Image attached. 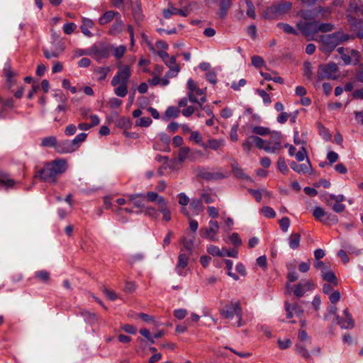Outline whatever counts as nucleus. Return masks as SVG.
Listing matches in <instances>:
<instances>
[{"mask_svg": "<svg viewBox=\"0 0 363 363\" xmlns=\"http://www.w3.org/2000/svg\"><path fill=\"white\" fill-rule=\"evenodd\" d=\"M281 133L279 132H273L271 137L273 140H267L262 150L267 152H275L281 148Z\"/></svg>", "mask_w": 363, "mask_h": 363, "instance_id": "9", "label": "nucleus"}, {"mask_svg": "<svg viewBox=\"0 0 363 363\" xmlns=\"http://www.w3.org/2000/svg\"><path fill=\"white\" fill-rule=\"evenodd\" d=\"M196 175L205 180H219L226 177V176L221 172H211L206 169L203 167H198L195 169Z\"/></svg>", "mask_w": 363, "mask_h": 363, "instance_id": "8", "label": "nucleus"}, {"mask_svg": "<svg viewBox=\"0 0 363 363\" xmlns=\"http://www.w3.org/2000/svg\"><path fill=\"white\" fill-rule=\"evenodd\" d=\"M57 140L55 136L51 135L43 138L41 140L40 146L43 147H55L57 146Z\"/></svg>", "mask_w": 363, "mask_h": 363, "instance_id": "31", "label": "nucleus"}, {"mask_svg": "<svg viewBox=\"0 0 363 363\" xmlns=\"http://www.w3.org/2000/svg\"><path fill=\"white\" fill-rule=\"evenodd\" d=\"M313 215L316 220L323 223V220L327 216V213L323 210V208L315 207L313 209Z\"/></svg>", "mask_w": 363, "mask_h": 363, "instance_id": "38", "label": "nucleus"}, {"mask_svg": "<svg viewBox=\"0 0 363 363\" xmlns=\"http://www.w3.org/2000/svg\"><path fill=\"white\" fill-rule=\"evenodd\" d=\"M345 200V196L342 194L334 195V194H328L324 198V201L327 206H331L332 201L336 203H342Z\"/></svg>", "mask_w": 363, "mask_h": 363, "instance_id": "34", "label": "nucleus"}, {"mask_svg": "<svg viewBox=\"0 0 363 363\" xmlns=\"http://www.w3.org/2000/svg\"><path fill=\"white\" fill-rule=\"evenodd\" d=\"M147 199L150 202H157L159 206L164 204L166 202V199L160 196L157 192L155 191H148L146 195Z\"/></svg>", "mask_w": 363, "mask_h": 363, "instance_id": "24", "label": "nucleus"}, {"mask_svg": "<svg viewBox=\"0 0 363 363\" xmlns=\"http://www.w3.org/2000/svg\"><path fill=\"white\" fill-rule=\"evenodd\" d=\"M337 66L335 63L330 62L327 65H320L317 72L318 81L327 79H336L337 78Z\"/></svg>", "mask_w": 363, "mask_h": 363, "instance_id": "5", "label": "nucleus"}, {"mask_svg": "<svg viewBox=\"0 0 363 363\" xmlns=\"http://www.w3.org/2000/svg\"><path fill=\"white\" fill-rule=\"evenodd\" d=\"M223 145H224V141L223 140H216V139H210L208 140V144H206V143L201 144V146L204 149L209 147L213 150H217L220 147H223Z\"/></svg>", "mask_w": 363, "mask_h": 363, "instance_id": "27", "label": "nucleus"}, {"mask_svg": "<svg viewBox=\"0 0 363 363\" xmlns=\"http://www.w3.org/2000/svg\"><path fill=\"white\" fill-rule=\"evenodd\" d=\"M67 168V164L65 160H55L46 164L40 170L37 172L35 177H38L43 182L55 184L58 177L64 173Z\"/></svg>", "mask_w": 363, "mask_h": 363, "instance_id": "1", "label": "nucleus"}, {"mask_svg": "<svg viewBox=\"0 0 363 363\" xmlns=\"http://www.w3.org/2000/svg\"><path fill=\"white\" fill-rule=\"evenodd\" d=\"M152 123L150 117H142L136 121V125L140 127H148Z\"/></svg>", "mask_w": 363, "mask_h": 363, "instance_id": "53", "label": "nucleus"}, {"mask_svg": "<svg viewBox=\"0 0 363 363\" xmlns=\"http://www.w3.org/2000/svg\"><path fill=\"white\" fill-rule=\"evenodd\" d=\"M350 35L342 32H336L331 35L321 36L320 50L323 52H330L333 51L340 43L350 39Z\"/></svg>", "mask_w": 363, "mask_h": 363, "instance_id": "3", "label": "nucleus"}, {"mask_svg": "<svg viewBox=\"0 0 363 363\" xmlns=\"http://www.w3.org/2000/svg\"><path fill=\"white\" fill-rule=\"evenodd\" d=\"M264 60L258 55H255L252 57V65L255 67L259 68L264 65Z\"/></svg>", "mask_w": 363, "mask_h": 363, "instance_id": "60", "label": "nucleus"}, {"mask_svg": "<svg viewBox=\"0 0 363 363\" xmlns=\"http://www.w3.org/2000/svg\"><path fill=\"white\" fill-rule=\"evenodd\" d=\"M77 28V26L75 23H65L63 26V30L65 32V33L67 34V35H69L71 33H72L74 30L76 29Z\"/></svg>", "mask_w": 363, "mask_h": 363, "instance_id": "63", "label": "nucleus"}, {"mask_svg": "<svg viewBox=\"0 0 363 363\" xmlns=\"http://www.w3.org/2000/svg\"><path fill=\"white\" fill-rule=\"evenodd\" d=\"M349 9L351 11L363 14V0H350Z\"/></svg>", "mask_w": 363, "mask_h": 363, "instance_id": "32", "label": "nucleus"}, {"mask_svg": "<svg viewBox=\"0 0 363 363\" xmlns=\"http://www.w3.org/2000/svg\"><path fill=\"white\" fill-rule=\"evenodd\" d=\"M303 74L308 79H311L313 77L312 66L309 62H304Z\"/></svg>", "mask_w": 363, "mask_h": 363, "instance_id": "52", "label": "nucleus"}, {"mask_svg": "<svg viewBox=\"0 0 363 363\" xmlns=\"http://www.w3.org/2000/svg\"><path fill=\"white\" fill-rule=\"evenodd\" d=\"M15 181L10 179L9 175L5 173L0 172V184L6 187V189L13 187L15 184Z\"/></svg>", "mask_w": 363, "mask_h": 363, "instance_id": "33", "label": "nucleus"}, {"mask_svg": "<svg viewBox=\"0 0 363 363\" xmlns=\"http://www.w3.org/2000/svg\"><path fill=\"white\" fill-rule=\"evenodd\" d=\"M110 70L109 67H97L94 69V73L97 76L99 81H103L106 78Z\"/></svg>", "mask_w": 363, "mask_h": 363, "instance_id": "35", "label": "nucleus"}, {"mask_svg": "<svg viewBox=\"0 0 363 363\" xmlns=\"http://www.w3.org/2000/svg\"><path fill=\"white\" fill-rule=\"evenodd\" d=\"M320 11V8L314 9L313 10L301 11L300 12V16L303 18V20H301V21H315Z\"/></svg>", "mask_w": 363, "mask_h": 363, "instance_id": "17", "label": "nucleus"}, {"mask_svg": "<svg viewBox=\"0 0 363 363\" xmlns=\"http://www.w3.org/2000/svg\"><path fill=\"white\" fill-rule=\"evenodd\" d=\"M129 201H132L134 207L137 208H143L145 206L144 201L145 196L143 194H133L126 195Z\"/></svg>", "mask_w": 363, "mask_h": 363, "instance_id": "15", "label": "nucleus"}, {"mask_svg": "<svg viewBox=\"0 0 363 363\" xmlns=\"http://www.w3.org/2000/svg\"><path fill=\"white\" fill-rule=\"evenodd\" d=\"M123 23L121 19V16L116 18V22L113 24L111 29L108 31V33L112 35H116L121 33L123 30Z\"/></svg>", "mask_w": 363, "mask_h": 363, "instance_id": "26", "label": "nucleus"}, {"mask_svg": "<svg viewBox=\"0 0 363 363\" xmlns=\"http://www.w3.org/2000/svg\"><path fill=\"white\" fill-rule=\"evenodd\" d=\"M306 156H307V152H306V148L303 146L301 147V149L298 150V152L297 153H296V155H295V157H296V160L298 162L303 161L304 159L306 157Z\"/></svg>", "mask_w": 363, "mask_h": 363, "instance_id": "61", "label": "nucleus"}, {"mask_svg": "<svg viewBox=\"0 0 363 363\" xmlns=\"http://www.w3.org/2000/svg\"><path fill=\"white\" fill-rule=\"evenodd\" d=\"M251 139L254 140V143L259 149H262L267 140H264L258 136L252 135Z\"/></svg>", "mask_w": 363, "mask_h": 363, "instance_id": "59", "label": "nucleus"}, {"mask_svg": "<svg viewBox=\"0 0 363 363\" xmlns=\"http://www.w3.org/2000/svg\"><path fill=\"white\" fill-rule=\"evenodd\" d=\"M115 89L114 93L119 97H124L128 94V84H119Z\"/></svg>", "mask_w": 363, "mask_h": 363, "instance_id": "42", "label": "nucleus"}, {"mask_svg": "<svg viewBox=\"0 0 363 363\" xmlns=\"http://www.w3.org/2000/svg\"><path fill=\"white\" fill-rule=\"evenodd\" d=\"M231 5L230 0H219V11L218 12V15L219 18H223L227 13L228 9Z\"/></svg>", "mask_w": 363, "mask_h": 363, "instance_id": "29", "label": "nucleus"}, {"mask_svg": "<svg viewBox=\"0 0 363 363\" xmlns=\"http://www.w3.org/2000/svg\"><path fill=\"white\" fill-rule=\"evenodd\" d=\"M262 212L267 218H274L276 216L275 211L273 210L272 208L269 206H264L262 209Z\"/></svg>", "mask_w": 363, "mask_h": 363, "instance_id": "62", "label": "nucleus"}, {"mask_svg": "<svg viewBox=\"0 0 363 363\" xmlns=\"http://www.w3.org/2000/svg\"><path fill=\"white\" fill-rule=\"evenodd\" d=\"M308 164H297L296 162H291L290 163L291 168L295 172L301 174L311 173L312 172V165L310 162V160L307 159Z\"/></svg>", "mask_w": 363, "mask_h": 363, "instance_id": "16", "label": "nucleus"}, {"mask_svg": "<svg viewBox=\"0 0 363 363\" xmlns=\"http://www.w3.org/2000/svg\"><path fill=\"white\" fill-rule=\"evenodd\" d=\"M189 208L193 211L194 215L197 216L203 211L205 207L203 204V201L200 199H191Z\"/></svg>", "mask_w": 363, "mask_h": 363, "instance_id": "22", "label": "nucleus"}, {"mask_svg": "<svg viewBox=\"0 0 363 363\" xmlns=\"http://www.w3.org/2000/svg\"><path fill=\"white\" fill-rule=\"evenodd\" d=\"M301 235L299 233H292L289 238V245L290 248L296 250L299 247Z\"/></svg>", "mask_w": 363, "mask_h": 363, "instance_id": "36", "label": "nucleus"}, {"mask_svg": "<svg viewBox=\"0 0 363 363\" xmlns=\"http://www.w3.org/2000/svg\"><path fill=\"white\" fill-rule=\"evenodd\" d=\"M318 21H299L297 23L298 29L306 35L317 33Z\"/></svg>", "mask_w": 363, "mask_h": 363, "instance_id": "11", "label": "nucleus"}, {"mask_svg": "<svg viewBox=\"0 0 363 363\" xmlns=\"http://www.w3.org/2000/svg\"><path fill=\"white\" fill-rule=\"evenodd\" d=\"M317 27V33H325L331 31L333 29V25H332L331 23H319V21H318Z\"/></svg>", "mask_w": 363, "mask_h": 363, "instance_id": "47", "label": "nucleus"}, {"mask_svg": "<svg viewBox=\"0 0 363 363\" xmlns=\"http://www.w3.org/2000/svg\"><path fill=\"white\" fill-rule=\"evenodd\" d=\"M220 313L223 318L227 319H233L235 315L236 320L233 323V326L239 328L245 325L242 320V310L239 301H231L220 310Z\"/></svg>", "mask_w": 363, "mask_h": 363, "instance_id": "2", "label": "nucleus"}, {"mask_svg": "<svg viewBox=\"0 0 363 363\" xmlns=\"http://www.w3.org/2000/svg\"><path fill=\"white\" fill-rule=\"evenodd\" d=\"M181 243L183 245V247L181 249V252L185 250L188 252L189 255H191L194 247V240L183 237L181 239Z\"/></svg>", "mask_w": 363, "mask_h": 363, "instance_id": "28", "label": "nucleus"}, {"mask_svg": "<svg viewBox=\"0 0 363 363\" xmlns=\"http://www.w3.org/2000/svg\"><path fill=\"white\" fill-rule=\"evenodd\" d=\"M279 225L284 232H287L290 226V220L288 217H284L279 220Z\"/></svg>", "mask_w": 363, "mask_h": 363, "instance_id": "56", "label": "nucleus"}, {"mask_svg": "<svg viewBox=\"0 0 363 363\" xmlns=\"http://www.w3.org/2000/svg\"><path fill=\"white\" fill-rule=\"evenodd\" d=\"M118 71L111 80V85L116 86L119 84H128L131 75L130 68L128 65L118 66Z\"/></svg>", "mask_w": 363, "mask_h": 363, "instance_id": "6", "label": "nucleus"}, {"mask_svg": "<svg viewBox=\"0 0 363 363\" xmlns=\"http://www.w3.org/2000/svg\"><path fill=\"white\" fill-rule=\"evenodd\" d=\"M295 350L300 356L304 359H309L311 357L308 350L303 345L296 344L295 345Z\"/></svg>", "mask_w": 363, "mask_h": 363, "instance_id": "39", "label": "nucleus"}, {"mask_svg": "<svg viewBox=\"0 0 363 363\" xmlns=\"http://www.w3.org/2000/svg\"><path fill=\"white\" fill-rule=\"evenodd\" d=\"M207 252L213 256L223 257V252L216 245H210L207 247Z\"/></svg>", "mask_w": 363, "mask_h": 363, "instance_id": "49", "label": "nucleus"}, {"mask_svg": "<svg viewBox=\"0 0 363 363\" xmlns=\"http://www.w3.org/2000/svg\"><path fill=\"white\" fill-rule=\"evenodd\" d=\"M322 277L324 281L332 284L333 286H337V279L333 272L328 269L323 270Z\"/></svg>", "mask_w": 363, "mask_h": 363, "instance_id": "30", "label": "nucleus"}, {"mask_svg": "<svg viewBox=\"0 0 363 363\" xmlns=\"http://www.w3.org/2000/svg\"><path fill=\"white\" fill-rule=\"evenodd\" d=\"M35 277L43 282L47 283L50 279V273L45 270L38 271L35 273Z\"/></svg>", "mask_w": 363, "mask_h": 363, "instance_id": "44", "label": "nucleus"}, {"mask_svg": "<svg viewBox=\"0 0 363 363\" xmlns=\"http://www.w3.org/2000/svg\"><path fill=\"white\" fill-rule=\"evenodd\" d=\"M252 133L259 135H267L271 133L270 130L268 128H264L262 126H255L252 128Z\"/></svg>", "mask_w": 363, "mask_h": 363, "instance_id": "48", "label": "nucleus"}, {"mask_svg": "<svg viewBox=\"0 0 363 363\" xmlns=\"http://www.w3.org/2000/svg\"><path fill=\"white\" fill-rule=\"evenodd\" d=\"M125 50L126 48L123 45L116 47L114 48V56L117 59H120L124 55Z\"/></svg>", "mask_w": 363, "mask_h": 363, "instance_id": "64", "label": "nucleus"}, {"mask_svg": "<svg viewBox=\"0 0 363 363\" xmlns=\"http://www.w3.org/2000/svg\"><path fill=\"white\" fill-rule=\"evenodd\" d=\"M189 254L183 253L181 252L178 257V263L176 266V271L178 274L183 275L182 269L188 265Z\"/></svg>", "mask_w": 363, "mask_h": 363, "instance_id": "19", "label": "nucleus"}, {"mask_svg": "<svg viewBox=\"0 0 363 363\" xmlns=\"http://www.w3.org/2000/svg\"><path fill=\"white\" fill-rule=\"evenodd\" d=\"M90 55H91L96 60L103 58H107L109 55V50L108 48L101 45H93L89 48Z\"/></svg>", "mask_w": 363, "mask_h": 363, "instance_id": "12", "label": "nucleus"}, {"mask_svg": "<svg viewBox=\"0 0 363 363\" xmlns=\"http://www.w3.org/2000/svg\"><path fill=\"white\" fill-rule=\"evenodd\" d=\"M277 167L281 172L286 174L289 172L288 167L286 164L284 159L280 157L277 161Z\"/></svg>", "mask_w": 363, "mask_h": 363, "instance_id": "51", "label": "nucleus"}, {"mask_svg": "<svg viewBox=\"0 0 363 363\" xmlns=\"http://www.w3.org/2000/svg\"><path fill=\"white\" fill-rule=\"evenodd\" d=\"M162 13L164 18H169L172 15L187 16L186 11L172 6H169L167 9H164Z\"/></svg>", "mask_w": 363, "mask_h": 363, "instance_id": "20", "label": "nucleus"}, {"mask_svg": "<svg viewBox=\"0 0 363 363\" xmlns=\"http://www.w3.org/2000/svg\"><path fill=\"white\" fill-rule=\"evenodd\" d=\"M93 26L94 22L92 20L84 18L82 19V24L80 26V29L84 35L91 37L92 36V34L89 30V28H92Z\"/></svg>", "mask_w": 363, "mask_h": 363, "instance_id": "25", "label": "nucleus"}, {"mask_svg": "<svg viewBox=\"0 0 363 363\" xmlns=\"http://www.w3.org/2000/svg\"><path fill=\"white\" fill-rule=\"evenodd\" d=\"M345 318L336 315V320L337 324L343 329L352 328L354 325V320L351 314L349 313L348 309L344 311Z\"/></svg>", "mask_w": 363, "mask_h": 363, "instance_id": "13", "label": "nucleus"}, {"mask_svg": "<svg viewBox=\"0 0 363 363\" xmlns=\"http://www.w3.org/2000/svg\"><path fill=\"white\" fill-rule=\"evenodd\" d=\"M219 228L218 223L216 220H211L209 221L208 228L201 229V237L211 241H216L218 240L216 235L219 232Z\"/></svg>", "mask_w": 363, "mask_h": 363, "instance_id": "7", "label": "nucleus"}, {"mask_svg": "<svg viewBox=\"0 0 363 363\" xmlns=\"http://www.w3.org/2000/svg\"><path fill=\"white\" fill-rule=\"evenodd\" d=\"M179 114V109L174 106H169L165 111V117L167 118H177Z\"/></svg>", "mask_w": 363, "mask_h": 363, "instance_id": "41", "label": "nucleus"}, {"mask_svg": "<svg viewBox=\"0 0 363 363\" xmlns=\"http://www.w3.org/2000/svg\"><path fill=\"white\" fill-rule=\"evenodd\" d=\"M187 88L189 89L187 96L191 102H197L198 99L196 96H201L204 94V91L200 89L196 83L191 79L187 82Z\"/></svg>", "mask_w": 363, "mask_h": 363, "instance_id": "10", "label": "nucleus"}, {"mask_svg": "<svg viewBox=\"0 0 363 363\" xmlns=\"http://www.w3.org/2000/svg\"><path fill=\"white\" fill-rule=\"evenodd\" d=\"M336 213H342L345 210V205L342 203L332 201V205L329 206Z\"/></svg>", "mask_w": 363, "mask_h": 363, "instance_id": "58", "label": "nucleus"}, {"mask_svg": "<svg viewBox=\"0 0 363 363\" xmlns=\"http://www.w3.org/2000/svg\"><path fill=\"white\" fill-rule=\"evenodd\" d=\"M232 172L234 176L239 179H249L250 178L245 174L243 169L239 166L236 161L231 163Z\"/></svg>", "mask_w": 363, "mask_h": 363, "instance_id": "23", "label": "nucleus"}, {"mask_svg": "<svg viewBox=\"0 0 363 363\" xmlns=\"http://www.w3.org/2000/svg\"><path fill=\"white\" fill-rule=\"evenodd\" d=\"M55 96L59 97L60 101L61 102V104L58 105L56 108V111H66L67 109V106L65 104L67 101V97L61 92L59 94H56Z\"/></svg>", "mask_w": 363, "mask_h": 363, "instance_id": "40", "label": "nucleus"}, {"mask_svg": "<svg viewBox=\"0 0 363 363\" xmlns=\"http://www.w3.org/2000/svg\"><path fill=\"white\" fill-rule=\"evenodd\" d=\"M159 211L162 214V218L165 221H169L172 219L171 211L167 206V201L159 206Z\"/></svg>", "mask_w": 363, "mask_h": 363, "instance_id": "37", "label": "nucleus"}, {"mask_svg": "<svg viewBox=\"0 0 363 363\" xmlns=\"http://www.w3.org/2000/svg\"><path fill=\"white\" fill-rule=\"evenodd\" d=\"M291 3L289 1L281 2L272 5L264 12V17L267 19L278 18L285 14L291 9Z\"/></svg>", "mask_w": 363, "mask_h": 363, "instance_id": "4", "label": "nucleus"}, {"mask_svg": "<svg viewBox=\"0 0 363 363\" xmlns=\"http://www.w3.org/2000/svg\"><path fill=\"white\" fill-rule=\"evenodd\" d=\"M338 222V218L337 216L333 214H328L325 218V220H323V223L325 225H330V224H336Z\"/></svg>", "mask_w": 363, "mask_h": 363, "instance_id": "55", "label": "nucleus"}, {"mask_svg": "<svg viewBox=\"0 0 363 363\" xmlns=\"http://www.w3.org/2000/svg\"><path fill=\"white\" fill-rule=\"evenodd\" d=\"M145 216L150 217L152 219L157 220L159 214L157 209L152 206H147L143 211Z\"/></svg>", "mask_w": 363, "mask_h": 363, "instance_id": "43", "label": "nucleus"}, {"mask_svg": "<svg viewBox=\"0 0 363 363\" xmlns=\"http://www.w3.org/2000/svg\"><path fill=\"white\" fill-rule=\"evenodd\" d=\"M101 291L111 301H115L118 298L116 294L113 291H111L106 287H103Z\"/></svg>", "mask_w": 363, "mask_h": 363, "instance_id": "57", "label": "nucleus"}, {"mask_svg": "<svg viewBox=\"0 0 363 363\" xmlns=\"http://www.w3.org/2000/svg\"><path fill=\"white\" fill-rule=\"evenodd\" d=\"M277 27L282 29L284 33L287 34H294L297 35V31L289 24L284 23H279L277 24Z\"/></svg>", "mask_w": 363, "mask_h": 363, "instance_id": "45", "label": "nucleus"}, {"mask_svg": "<svg viewBox=\"0 0 363 363\" xmlns=\"http://www.w3.org/2000/svg\"><path fill=\"white\" fill-rule=\"evenodd\" d=\"M87 137V134L85 133H82L78 134L73 140V143L75 145L76 147L78 149L80 147V144L85 141Z\"/></svg>", "mask_w": 363, "mask_h": 363, "instance_id": "50", "label": "nucleus"}, {"mask_svg": "<svg viewBox=\"0 0 363 363\" xmlns=\"http://www.w3.org/2000/svg\"><path fill=\"white\" fill-rule=\"evenodd\" d=\"M313 289V284L310 281L298 284L294 290V294L297 297H302L304 294Z\"/></svg>", "mask_w": 363, "mask_h": 363, "instance_id": "18", "label": "nucleus"}, {"mask_svg": "<svg viewBox=\"0 0 363 363\" xmlns=\"http://www.w3.org/2000/svg\"><path fill=\"white\" fill-rule=\"evenodd\" d=\"M115 17H120V13L117 11H108L99 18V23L100 25H106L113 21Z\"/></svg>", "mask_w": 363, "mask_h": 363, "instance_id": "21", "label": "nucleus"}, {"mask_svg": "<svg viewBox=\"0 0 363 363\" xmlns=\"http://www.w3.org/2000/svg\"><path fill=\"white\" fill-rule=\"evenodd\" d=\"M190 152V148L189 147H181L178 152V160L179 162H184Z\"/></svg>", "mask_w": 363, "mask_h": 363, "instance_id": "46", "label": "nucleus"}, {"mask_svg": "<svg viewBox=\"0 0 363 363\" xmlns=\"http://www.w3.org/2000/svg\"><path fill=\"white\" fill-rule=\"evenodd\" d=\"M318 129L320 135H322L325 140H330L331 139V135L330 134L328 130L323 125L319 124Z\"/></svg>", "mask_w": 363, "mask_h": 363, "instance_id": "54", "label": "nucleus"}, {"mask_svg": "<svg viewBox=\"0 0 363 363\" xmlns=\"http://www.w3.org/2000/svg\"><path fill=\"white\" fill-rule=\"evenodd\" d=\"M77 150L72 140H66L58 143L56 151L59 153H71Z\"/></svg>", "mask_w": 363, "mask_h": 363, "instance_id": "14", "label": "nucleus"}]
</instances>
